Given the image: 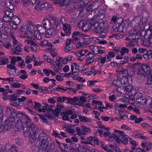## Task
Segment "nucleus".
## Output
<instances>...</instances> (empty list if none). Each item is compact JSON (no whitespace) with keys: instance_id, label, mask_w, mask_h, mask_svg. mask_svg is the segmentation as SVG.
<instances>
[{"instance_id":"nucleus-57","label":"nucleus","mask_w":152,"mask_h":152,"mask_svg":"<svg viewBox=\"0 0 152 152\" xmlns=\"http://www.w3.org/2000/svg\"><path fill=\"white\" fill-rule=\"evenodd\" d=\"M85 25V23L84 21H81L78 24V27L80 28H84Z\"/></svg>"},{"instance_id":"nucleus-35","label":"nucleus","mask_w":152,"mask_h":152,"mask_svg":"<svg viewBox=\"0 0 152 152\" xmlns=\"http://www.w3.org/2000/svg\"><path fill=\"white\" fill-rule=\"evenodd\" d=\"M34 37L38 40H40L42 38V36L38 31L35 30L34 31Z\"/></svg>"},{"instance_id":"nucleus-20","label":"nucleus","mask_w":152,"mask_h":152,"mask_svg":"<svg viewBox=\"0 0 152 152\" xmlns=\"http://www.w3.org/2000/svg\"><path fill=\"white\" fill-rule=\"evenodd\" d=\"M129 26V23L126 20L122 21L121 23L119 24H118L116 26H114L113 27V28H124L128 27Z\"/></svg>"},{"instance_id":"nucleus-5","label":"nucleus","mask_w":152,"mask_h":152,"mask_svg":"<svg viewBox=\"0 0 152 152\" xmlns=\"http://www.w3.org/2000/svg\"><path fill=\"white\" fill-rule=\"evenodd\" d=\"M5 114L6 117H9L10 119H9L8 117L7 118H8V122H12L13 123H12L13 124L14 123V121H15V119L19 115L20 113H16L13 108L11 109L9 107H7L5 110Z\"/></svg>"},{"instance_id":"nucleus-39","label":"nucleus","mask_w":152,"mask_h":152,"mask_svg":"<svg viewBox=\"0 0 152 152\" xmlns=\"http://www.w3.org/2000/svg\"><path fill=\"white\" fill-rule=\"evenodd\" d=\"M89 47L92 51L95 54H98L97 51L99 50V48L94 45H91Z\"/></svg>"},{"instance_id":"nucleus-30","label":"nucleus","mask_w":152,"mask_h":152,"mask_svg":"<svg viewBox=\"0 0 152 152\" xmlns=\"http://www.w3.org/2000/svg\"><path fill=\"white\" fill-rule=\"evenodd\" d=\"M26 27L27 28H34L35 27L37 28H42L43 26L41 24H37L35 25L34 27L33 23H29L27 24Z\"/></svg>"},{"instance_id":"nucleus-9","label":"nucleus","mask_w":152,"mask_h":152,"mask_svg":"<svg viewBox=\"0 0 152 152\" xmlns=\"http://www.w3.org/2000/svg\"><path fill=\"white\" fill-rule=\"evenodd\" d=\"M91 25L92 26H96V25L97 24L98 26V27H94L93 28H106L108 27V24L107 21L105 22H102L99 24H98L97 22H95L94 20H92L90 22Z\"/></svg>"},{"instance_id":"nucleus-38","label":"nucleus","mask_w":152,"mask_h":152,"mask_svg":"<svg viewBox=\"0 0 152 152\" xmlns=\"http://www.w3.org/2000/svg\"><path fill=\"white\" fill-rule=\"evenodd\" d=\"M133 90L132 88V86H127L124 87V91L126 92H128V94H131L132 91Z\"/></svg>"},{"instance_id":"nucleus-25","label":"nucleus","mask_w":152,"mask_h":152,"mask_svg":"<svg viewBox=\"0 0 152 152\" xmlns=\"http://www.w3.org/2000/svg\"><path fill=\"white\" fill-rule=\"evenodd\" d=\"M13 48L12 49V53L13 55L19 54L21 51V48L19 45L14 47L13 46Z\"/></svg>"},{"instance_id":"nucleus-62","label":"nucleus","mask_w":152,"mask_h":152,"mask_svg":"<svg viewBox=\"0 0 152 152\" xmlns=\"http://www.w3.org/2000/svg\"><path fill=\"white\" fill-rule=\"evenodd\" d=\"M65 99H66V96H64L62 97L59 96L57 98V101L59 102H63L65 101Z\"/></svg>"},{"instance_id":"nucleus-12","label":"nucleus","mask_w":152,"mask_h":152,"mask_svg":"<svg viewBox=\"0 0 152 152\" xmlns=\"http://www.w3.org/2000/svg\"><path fill=\"white\" fill-rule=\"evenodd\" d=\"M18 150L17 147L14 145L9 147L6 145L4 148H3L0 150V152H18Z\"/></svg>"},{"instance_id":"nucleus-11","label":"nucleus","mask_w":152,"mask_h":152,"mask_svg":"<svg viewBox=\"0 0 152 152\" xmlns=\"http://www.w3.org/2000/svg\"><path fill=\"white\" fill-rule=\"evenodd\" d=\"M18 0H7L5 3V6L10 10H13L14 6L18 3Z\"/></svg>"},{"instance_id":"nucleus-36","label":"nucleus","mask_w":152,"mask_h":152,"mask_svg":"<svg viewBox=\"0 0 152 152\" xmlns=\"http://www.w3.org/2000/svg\"><path fill=\"white\" fill-rule=\"evenodd\" d=\"M5 97H7L6 98L8 99H10L13 101H17L18 100V96L15 94L12 95L11 96L10 95L5 96Z\"/></svg>"},{"instance_id":"nucleus-44","label":"nucleus","mask_w":152,"mask_h":152,"mask_svg":"<svg viewBox=\"0 0 152 152\" xmlns=\"http://www.w3.org/2000/svg\"><path fill=\"white\" fill-rule=\"evenodd\" d=\"M121 72L123 77H128L129 76V71L126 69H122L121 71Z\"/></svg>"},{"instance_id":"nucleus-28","label":"nucleus","mask_w":152,"mask_h":152,"mask_svg":"<svg viewBox=\"0 0 152 152\" xmlns=\"http://www.w3.org/2000/svg\"><path fill=\"white\" fill-rule=\"evenodd\" d=\"M143 56L146 60L152 58V50L146 51V53L143 55Z\"/></svg>"},{"instance_id":"nucleus-50","label":"nucleus","mask_w":152,"mask_h":152,"mask_svg":"<svg viewBox=\"0 0 152 152\" xmlns=\"http://www.w3.org/2000/svg\"><path fill=\"white\" fill-rule=\"evenodd\" d=\"M9 62L8 59L7 58L4 59L0 61V65H4L8 63Z\"/></svg>"},{"instance_id":"nucleus-13","label":"nucleus","mask_w":152,"mask_h":152,"mask_svg":"<svg viewBox=\"0 0 152 152\" xmlns=\"http://www.w3.org/2000/svg\"><path fill=\"white\" fill-rule=\"evenodd\" d=\"M22 32H24V34L21 36V38L27 37L28 38H31L33 35V32L29 29H19Z\"/></svg>"},{"instance_id":"nucleus-17","label":"nucleus","mask_w":152,"mask_h":152,"mask_svg":"<svg viewBox=\"0 0 152 152\" xmlns=\"http://www.w3.org/2000/svg\"><path fill=\"white\" fill-rule=\"evenodd\" d=\"M140 18L139 16L135 17L134 18L131 23V25L132 27L134 28L137 27L138 26L140 22Z\"/></svg>"},{"instance_id":"nucleus-2","label":"nucleus","mask_w":152,"mask_h":152,"mask_svg":"<svg viewBox=\"0 0 152 152\" xmlns=\"http://www.w3.org/2000/svg\"><path fill=\"white\" fill-rule=\"evenodd\" d=\"M27 127L24 128L23 134L25 137H29V142L31 143H33L36 139V133L35 130V126L34 124L31 125L29 122H27Z\"/></svg>"},{"instance_id":"nucleus-27","label":"nucleus","mask_w":152,"mask_h":152,"mask_svg":"<svg viewBox=\"0 0 152 152\" xmlns=\"http://www.w3.org/2000/svg\"><path fill=\"white\" fill-rule=\"evenodd\" d=\"M43 24L44 28H50L52 27V26L50 21L47 19H45L43 20Z\"/></svg>"},{"instance_id":"nucleus-24","label":"nucleus","mask_w":152,"mask_h":152,"mask_svg":"<svg viewBox=\"0 0 152 152\" xmlns=\"http://www.w3.org/2000/svg\"><path fill=\"white\" fill-rule=\"evenodd\" d=\"M141 147L143 149L146 148V150L149 151L152 148V143L150 142L147 143L145 142H142Z\"/></svg>"},{"instance_id":"nucleus-29","label":"nucleus","mask_w":152,"mask_h":152,"mask_svg":"<svg viewBox=\"0 0 152 152\" xmlns=\"http://www.w3.org/2000/svg\"><path fill=\"white\" fill-rule=\"evenodd\" d=\"M114 132L115 133L117 134H115L117 135V137H118L119 139H120L122 137L127 136V135H125V133L124 132H122L118 129H114Z\"/></svg>"},{"instance_id":"nucleus-3","label":"nucleus","mask_w":152,"mask_h":152,"mask_svg":"<svg viewBox=\"0 0 152 152\" xmlns=\"http://www.w3.org/2000/svg\"><path fill=\"white\" fill-rule=\"evenodd\" d=\"M23 113H20L19 115L18 116V119L17 120L16 124H15V121H14V123L12 125L13 129L16 131H21L23 129V132H24V128L25 127H27L26 125L27 122H29L30 124L31 125L32 124H33L31 121H26L24 123V125H23Z\"/></svg>"},{"instance_id":"nucleus-10","label":"nucleus","mask_w":152,"mask_h":152,"mask_svg":"<svg viewBox=\"0 0 152 152\" xmlns=\"http://www.w3.org/2000/svg\"><path fill=\"white\" fill-rule=\"evenodd\" d=\"M146 29L147 30H145V29H133L132 34L139 35L140 36L145 37L148 34V31H150L148 29Z\"/></svg>"},{"instance_id":"nucleus-64","label":"nucleus","mask_w":152,"mask_h":152,"mask_svg":"<svg viewBox=\"0 0 152 152\" xmlns=\"http://www.w3.org/2000/svg\"><path fill=\"white\" fill-rule=\"evenodd\" d=\"M4 46L7 49H10L12 47V46L11 44L9 42H7V43H4L3 44Z\"/></svg>"},{"instance_id":"nucleus-34","label":"nucleus","mask_w":152,"mask_h":152,"mask_svg":"<svg viewBox=\"0 0 152 152\" xmlns=\"http://www.w3.org/2000/svg\"><path fill=\"white\" fill-rule=\"evenodd\" d=\"M39 45L40 46H43L44 47H45L46 46L51 47L52 46V45L50 43L48 42L47 41L44 40H41Z\"/></svg>"},{"instance_id":"nucleus-33","label":"nucleus","mask_w":152,"mask_h":152,"mask_svg":"<svg viewBox=\"0 0 152 152\" xmlns=\"http://www.w3.org/2000/svg\"><path fill=\"white\" fill-rule=\"evenodd\" d=\"M71 29H63L61 32V36L64 37L65 35H69L71 34Z\"/></svg>"},{"instance_id":"nucleus-26","label":"nucleus","mask_w":152,"mask_h":152,"mask_svg":"<svg viewBox=\"0 0 152 152\" xmlns=\"http://www.w3.org/2000/svg\"><path fill=\"white\" fill-rule=\"evenodd\" d=\"M78 117L80 121L84 123L91 122V119L85 116H81L80 115H78Z\"/></svg>"},{"instance_id":"nucleus-1","label":"nucleus","mask_w":152,"mask_h":152,"mask_svg":"<svg viewBox=\"0 0 152 152\" xmlns=\"http://www.w3.org/2000/svg\"><path fill=\"white\" fill-rule=\"evenodd\" d=\"M35 145L36 146L40 148L37 152H43V150L46 151H52L54 147L53 145H49L48 137L45 133L39 134Z\"/></svg>"},{"instance_id":"nucleus-22","label":"nucleus","mask_w":152,"mask_h":152,"mask_svg":"<svg viewBox=\"0 0 152 152\" xmlns=\"http://www.w3.org/2000/svg\"><path fill=\"white\" fill-rule=\"evenodd\" d=\"M136 96L137 97V100H141V99L142 102L140 101V102L143 105H144L146 103L147 100L145 98H143V95L142 93H137Z\"/></svg>"},{"instance_id":"nucleus-55","label":"nucleus","mask_w":152,"mask_h":152,"mask_svg":"<svg viewBox=\"0 0 152 152\" xmlns=\"http://www.w3.org/2000/svg\"><path fill=\"white\" fill-rule=\"evenodd\" d=\"M93 113L95 115L94 117L95 118H96L98 120H100L99 117L100 116V113L99 112H98L96 110H93Z\"/></svg>"},{"instance_id":"nucleus-49","label":"nucleus","mask_w":152,"mask_h":152,"mask_svg":"<svg viewBox=\"0 0 152 152\" xmlns=\"http://www.w3.org/2000/svg\"><path fill=\"white\" fill-rule=\"evenodd\" d=\"M148 30H150V34L148 37V40L149 44H152V29H148Z\"/></svg>"},{"instance_id":"nucleus-21","label":"nucleus","mask_w":152,"mask_h":152,"mask_svg":"<svg viewBox=\"0 0 152 152\" xmlns=\"http://www.w3.org/2000/svg\"><path fill=\"white\" fill-rule=\"evenodd\" d=\"M72 42L76 44V47L77 48L82 47V45L80 42L79 38L76 37H72Z\"/></svg>"},{"instance_id":"nucleus-54","label":"nucleus","mask_w":152,"mask_h":152,"mask_svg":"<svg viewBox=\"0 0 152 152\" xmlns=\"http://www.w3.org/2000/svg\"><path fill=\"white\" fill-rule=\"evenodd\" d=\"M93 142L96 145H99V142L98 138L95 136H93Z\"/></svg>"},{"instance_id":"nucleus-53","label":"nucleus","mask_w":152,"mask_h":152,"mask_svg":"<svg viewBox=\"0 0 152 152\" xmlns=\"http://www.w3.org/2000/svg\"><path fill=\"white\" fill-rule=\"evenodd\" d=\"M27 41L28 44L30 45H33L35 47V48L36 47H38V45L36 44L33 40H27Z\"/></svg>"},{"instance_id":"nucleus-37","label":"nucleus","mask_w":152,"mask_h":152,"mask_svg":"<svg viewBox=\"0 0 152 152\" xmlns=\"http://www.w3.org/2000/svg\"><path fill=\"white\" fill-rule=\"evenodd\" d=\"M72 103H75L81 106L82 105L80 103L79 101V98L77 96H74L72 98Z\"/></svg>"},{"instance_id":"nucleus-32","label":"nucleus","mask_w":152,"mask_h":152,"mask_svg":"<svg viewBox=\"0 0 152 152\" xmlns=\"http://www.w3.org/2000/svg\"><path fill=\"white\" fill-rule=\"evenodd\" d=\"M43 9L45 10H48L50 11L52 10L53 8L52 6L47 2H46L43 1Z\"/></svg>"},{"instance_id":"nucleus-18","label":"nucleus","mask_w":152,"mask_h":152,"mask_svg":"<svg viewBox=\"0 0 152 152\" xmlns=\"http://www.w3.org/2000/svg\"><path fill=\"white\" fill-rule=\"evenodd\" d=\"M45 37L47 38H50L55 35L57 32L55 29H45Z\"/></svg>"},{"instance_id":"nucleus-41","label":"nucleus","mask_w":152,"mask_h":152,"mask_svg":"<svg viewBox=\"0 0 152 152\" xmlns=\"http://www.w3.org/2000/svg\"><path fill=\"white\" fill-rule=\"evenodd\" d=\"M122 85L128 83V79L127 77H123L122 78H121Z\"/></svg>"},{"instance_id":"nucleus-47","label":"nucleus","mask_w":152,"mask_h":152,"mask_svg":"<svg viewBox=\"0 0 152 152\" xmlns=\"http://www.w3.org/2000/svg\"><path fill=\"white\" fill-rule=\"evenodd\" d=\"M129 52L128 49L125 47H122L121 48V50L120 52V53L122 55H124L125 53H128Z\"/></svg>"},{"instance_id":"nucleus-43","label":"nucleus","mask_w":152,"mask_h":152,"mask_svg":"<svg viewBox=\"0 0 152 152\" xmlns=\"http://www.w3.org/2000/svg\"><path fill=\"white\" fill-rule=\"evenodd\" d=\"M118 19V18L117 16L115 15L113 16L110 21V23H112L113 22L114 23L115 26H116V25H118L116 23V22L117 21Z\"/></svg>"},{"instance_id":"nucleus-6","label":"nucleus","mask_w":152,"mask_h":152,"mask_svg":"<svg viewBox=\"0 0 152 152\" xmlns=\"http://www.w3.org/2000/svg\"><path fill=\"white\" fill-rule=\"evenodd\" d=\"M151 71V70L149 65L148 64H143L137 71V74L141 77H145L146 75L150 77Z\"/></svg>"},{"instance_id":"nucleus-4","label":"nucleus","mask_w":152,"mask_h":152,"mask_svg":"<svg viewBox=\"0 0 152 152\" xmlns=\"http://www.w3.org/2000/svg\"><path fill=\"white\" fill-rule=\"evenodd\" d=\"M117 135L114 133H111L108 137V139L110 141H113L115 139L116 142L119 144L123 143L124 145L128 143V142L130 141L131 139L129 136L122 137L120 139L117 137Z\"/></svg>"},{"instance_id":"nucleus-31","label":"nucleus","mask_w":152,"mask_h":152,"mask_svg":"<svg viewBox=\"0 0 152 152\" xmlns=\"http://www.w3.org/2000/svg\"><path fill=\"white\" fill-rule=\"evenodd\" d=\"M43 0H39L36 5L35 9L38 10H40L43 9Z\"/></svg>"},{"instance_id":"nucleus-52","label":"nucleus","mask_w":152,"mask_h":152,"mask_svg":"<svg viewBox=\"0 0 152 152\" xmlns=\"http://www.w3.org/2000/svg\"><path fill=\"white\" fill-rule=\"evenodd\" d=\"M134 43L132 41H130L128 43H126V46L128 48H131L132 47H134Z\"/></svg>"},{"instance_id":"nucleus-7","label":"nucleus","mask_w":152,"mask_h":152,"mask_svg":"<svg viewBox=\"0 0 152 152\" xmlns=\"http://www.w3.org/2000/svg\"><path fill=\"white\" fill-rule=\"evenodd\" d=\"M83 32H87L89 31H91L92 30V31L96 34H100L99 38L100 39L104 38L105 37V35L107 34L109 29H82Z\"/></svg>"},{"instance_id":"nucleus-56","label":"nucleus","mask_w":152,"mask_h":152,"mask_svg":"<svg viewBox=\"0 0 152 152\" xmlns=\"http://www.w3.org/2000/svg\"><path fill=\"white\" fill-rule=\"evenodd\" d=\"M0 80H4L5 81H7L9 82H11L13 81V79L12 77H10L7 78H0Z\"/></svg>"},{"instance_id":"nucleus-14","label":"nucleus","mask_w":152,"mask_h":152,"mask_svg":"<svg viewBox=\"0 0 152 152\" xmlns=\"http://www.w3.org/2000/svg\"><path fill=\"white\" fill-rule=\"evenodd\" d=\"M94 55L91 52H89L86 55L85 58V62L88 64H90L94 62Z\"/></svg>"},{"instance_id":"nucleus-42","label":"nucleus","mask_w":152,"mask_h":152,"mask_svg":"<svg viewBox=\"0 0 152 152\" xmlns=\"http://www.w3.org/2000/svg\"><path fill=\"white\" fill-rule=\"evenodd\" d=\"M100 118L102 120L105 121H108L110 119H111V121H114V119L113 118L111 119L110 117L108 116H100Z\"/></svg>"},{"instance_id":"nucleus-59","label":"nucleus","mask_w":152,"mask_h":152,"mask_svg":"<svg viewBox=\"0 0 152 152\" xmlns=\"http://www.w3.org/2000/svg\"><path fill=\"white\" fill-rule=\"evenodd\" d=\"M78 73L77 72H74V73H72V75H71V77L73 78V79L74 80H77L78 78V76H77V75H75V73Z\"/></svg>"},{"instance_id":"nucleus-51","label":"nucleus","mask_w":152,"mask_h":152,"mask_svg":"<svg viewBox=\"0 0 152 152\" xmlns=\"http://www.w3.org/2000/svg\"><path fill=\"white\" fill-rule=\"evenodd\" d=\"M12 88H19L21 87V86L20 83H13L11 84Z\"/></svg>"},{"instance_id":"nucleus-60","label":"nucleus","mask_w":152,"mask_h":152,"mask_svg":"<svg viewBox=\"0 0 152 152\" xmlns=\"http://www.w3.org/2000/svg\"><path fill=\"white\" fill-rule=\"evenodd\" d=\"M93 137L92 136H90L86 139V140L88 143V145H92V142L93 141Z\"/></svg>"},{"instance_id":"nucleus-61","label":"nucleus","mask_w":152,"mask_h":152,"mask_svg":"<svg viewBox=\"0 0 152 152\" xmlns=\"http://www.w3.org/2000/svg\"><path fill=\"white\" fill-rule=\"evenodd\" d=\"M53 107H54V106L53 105H48L47 109V111L53 112L54 111V110L52 108Z\"/></svg>"},{"instance_id":"nucleus-63","label":"nucleus","mask_w":152,"mask_h":152,"mask_svg":"<svg viewBox=\"0 0 152 152\" xmlns=\"http://www.w3.org/2000/svg\"><path fill=\"white\" fill-rule=\"evenodd\" d=\"M32 60H33V59H31L30 56H28L26 57L25 61L26 63L27 64L31 63Z\"/></svg>"},{"instance_id":"nucleus-16","label":"nucleus","mask_w":152,"mask_h":152,"mask_svg":"<svg viewBox=\"0 0 152 152\" xmlns=\"http://www.w3.org/2000/svg\"><path fill=\"white\" fill-rule=\"evenodd\" d=\"M13 18H15V20L10 22L9 24L12 28H17L18 25L20 23V20L17 17L14 16Z\"/></svg>"},{"instance_id":"nucleus-45","label":"nucleus","mask_w":152,"mask_h":152,"mask_svg":"<svg viewBox=\"0 0 152 152\" xmlns=\"http://www.w3.org/2000/svg\"><path fill=\"white\" fill-rule=\"evenodd\" d=\"M73 64H74L75 69L76 70V71H75L76 72L79 73L81 72V70L79 69L80 66L78 64H77L76 62L73 63Z\"/></svg>"},{"instance_id":"nucleus-40","label":"nucleus","mask_w":152,"mask_h":152,"mask_svg":"<svg viewBox=\"0 0 152 152\" xmlns=\"http://www.w3.org/2000/svg\"><path fill=\"white\" fill-rule=\"evenodd\" d=\"M4 13L5 14V16H7L8 17L14 19L13 17V13L10 11L9 10H5L4 11Z\"/></svg>"},{"instance_id":"nucleus-15","label":"nucleus","mask_w":152,"mask_h":152,"mask_svg":"<svg viewBox=\"0 0 152 152\" xmlns=\"http://www.w3.org/2000/svg\"><path fill=\"white\" fill-rule=\"evenodd\" d=\"M88 51L86 50H82L75 53V55L77 57V58L80 61L83 60V58L82 57Z\"/></svg>"},{"instance_id":"nucleus-23","label":"nucleus","mask_w":152,"mask_h":152,"mask_svg":"<svg viewBox=\"0 0 152 152\" xmlns=\"http://www.w3.org/2000/svg\"><path fill=\"white\" fill-rule=\"evenodd\" d=\"M149 16L148 12L145 10H143L142 14V21L143 23H145L147 21Z\"/></svg>"},{"instance_id":"nucleus-48","label":"nucleus","mask_w":152,"mask_h":152,"mask_svg":"<svg viewBox=\"0 0 152 152\" xmlns=\"http://www.w3.org/2000/svg\"><path fill=\"white\" fill-rule=\"evenodd\" d=\"M81 129L85 132L90 133L91 132V130L90 128L85 126H82L81 127Z\"/></svg>"},{"instance_id":"nucleus-46","label":"nucleus","mask_w":152,"mask_h":152,"mask_svg":"<svg viewBox=\"0 0 152 152\" xmlns=\"http://www.w3.org/2000/svg\"><path fill=\"white\" fill-rule=\"evenodd\" d=\"M33 102L34 104V107L35 109L37 110L41 107L42 105L40 103L37 102L35 101H34Z\"/></svg>"},{"instance_id":"nucleus-8","label":"nucleus","mask_w":152,"mask_h":152,"mask_svg":"<svg viewBox=\"0 0 152 152\" xmlns=\"http://www.w3.org/2000/svg\"><path fill=\"white\" fill-rule=\"evenodd\" d=\"M7 119H5V121H4L3 124L0 125V133L4 132L5 130L7 131H9L11 129L12 125L13 124L12 122L8 121Z\"/></svg>"},{"instance_id":"nucleus-19","label":"nucleus","mask_w":152,"mask_h":152,"mask_svg":"<svg viewBox=\"0 0 152 152\" xmlns=\"http://www.w3.org/2000/svg\"><path fill=\"white\" fill-rule=\"evenodd\" d=\"M122 83L121 77L119 76H118L116 79L113 80L111 85L115 87H119Z\"/></svg>"},{"instance_id":"nucleus-58","label":"nucleus","mask_w":152,"mask_h":152,"mask_svg":"<svg viewBox=\"0 0 152 152\" xmlns=\"http://www.w3.org/2000/svg\"><path fill=\"white\" fill-rule=\"evenodd\" d=\"M7 67L8 68L14 70L15 71L17 70V68L16 66H14V65L11 64H8L7 66Z\"/></svg>"}]
</instances>
